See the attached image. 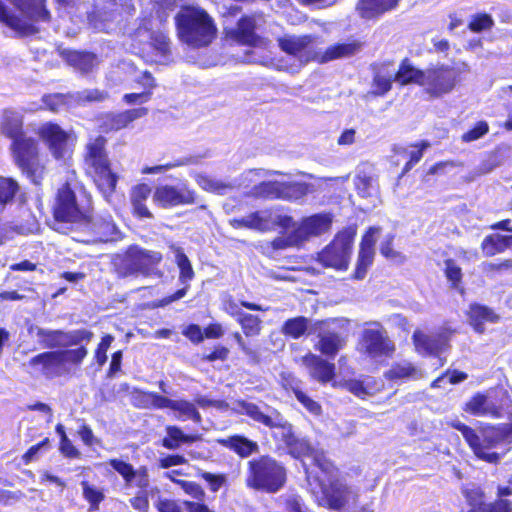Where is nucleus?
<instances>
[{
    "mask_svg": "<svg viewBox=\"0 0 512 512\" xmlns=\"http://www.w3.org/2000/svg\"><path fill=\"white\" fill-rule=\"evenodd\" d=\"M361 45L356 42L342 43L327 48L322 54V62L334 60L342 57H350L360 51Z\"/></svg>",
    "mask_w": 512,
    "mask_h": 512,
    "instance_id": "obj_47",
    "label": "nucleus"
},
{
    "mask_svg": "<svg viewBox=\"0 0 512 512\" xmlns=\"http://www.w3.org/2000/svg\"><path fill=\"white\" fill-rule=\"evenodd\" d=\"M9 2L29 21L48 22L50 20L45 0H9Z\"/></svg>",
    "mask_w": 512,
    "mask_h": 512,
    "instance_id": "obj_27",
    "label": "nucleus"
},
{
    "mask_svg": "<svg viewBox=\"0 0 512 512\" xmlns=\"http://www.w3.org/2000/svg\"><path fill=\"white\" fill-rule=\"evenodd\" d=\"M488 131H489V126L486 122H484V121L478 122L475 125V127H473L471 130H469L468 132H466L462 135V140L464 142H472V141L478 140L481 137H483L486 133H488Z\"/></svg>",
    "mask_w": 512,
    "mask_h": 512,
    "instance_id": "obj_64",
    "label": "nucleus"
},
{
    "mask_svg": "<svg viewBox=\"0 0 512 512\" xmlns=\"http://www.w3.org/2000/svg\"><path fill=\"white\" fill-rule=\"evenodd\" d=\"M494 25V20L489 14L480 13L476 14L472 17L468 28L475 33H479L484 30H488L492 28Z\"/></svg>",
    "mask_w": 512,
    "mask_h": 512,
    "instance_id": "obj_57",
    "label": "nucleus"
},
{
    "mask_svg": "<svg viewBox=\"0 0 512 512\" xmlns=\"http://www.w3.org/2000/svg\"><path fill=\"white\" fill-rule=\"evenodd\" d=\"M445 264V275L448 281L451 282L453 288H458L462 280V269L456 264L453 259H447Z\"/></svg>",
    "mask_w": 512,
    "mask_h": 512,
    "instance_id": "obj_59",
    "label": "nucleus"
},
{
    "mask_svg": "<svg viewBox=\"0 0 512 512\" xmlns=\"http://www.w3.org/2000/svg\"><path fill=\"white\" fill-rule=\"evenodd\" d=\"M161 260L162 254L160 252L133 245L127 249L118 267V273L122 277L138 274L143 276H160L161 273L158 271L157 266Z\"/></svg>",
    "mask_w": 512,
    "mask_h": 512,
    "instance_id": "obj_7",
    "label": "nucleus"
},
{
    "mask_svg": "<svg viewBox=\"0 0 512 512\" xmlns=\"http://www.w3.org/2000/svg\"><path fill=\"white\" fill-rule=\"evenodd\" d=\"M463 410L475 417H489L492 419H500L504 414L503 404L492 400L484 392L473 394L464 404Z\"/></svg>",
    "mask_w": 512,
    "mask_h": 512,
    "instance_id": "obj_23",
    "label": "nucleus"
},
{
    "mask_svg": "<svg viewBox=\"0 0 512 512\" xmlns=\"http://www.w3.org/2000/svg\"><path fill=\"white\" fill-rule=\"evenodd\" d=\"M448 336L446 333L440 335H427L420 330L413 334V342L417 350L423 352H439L446 349Z\"/></svg>",
    "mask_w": 512,
    "mask_h": 512,
    "instance_id": "obj_34",
    "label": "nucleus"
},
{
    "mask_svg": "<svg viewBox=\"0 0 512 512\" xmlns=\"http://www.w3.org/2000/svg\"><path fill=\"white\" fill-rule=\"evenodd\" d=\"M153 201L160 207L168 209L195 204L197 194L187 182H179L176 185L164 184L155 188Z\"/></svg>",
    "mask_w": 512,
    "mask_h": 512,
    "instance_id": "obj_13",
    "label": "nucleus"
},
{
    "mask_svg": "<svg viewBox=\"0 0 512 512\" xmlns=\"http://www.w3.org/2000/svg\"><path fill=\"white\" fill-rule=\"evenodd\" d=\"M308 191L303 183H280L276 181L261 182L254 186L253 195L266 199L298 200Z\"/></svg>",
    "mask_w": 512,
    "mask_h": 512,
    "instance_id": "obj_18",
    "label": "nucleus"
},
{
    "mask_svg": "<svg viewBox=\"0 0 512 512\" xmlns=\"http://www.w3.org/2000/svg\"><path fill=\"white\" fill-rule=\"evenodd\" d=\"M237 404L244 415L250 417L257 423L263 424L270 429L277 428L280 425V423L276 422L271 416L264 414L255 403L239 400Z\"/></svg>",
    "mask_w": 512,
    "mask_h": 512,
    "instance_id": "obj_39",
    "label": "nucleus"
},
{
    "mask_svg": "<svg viewBox=\"0 0 512 512\" xmlns=\"http://www.w3.org/2000/svg\"><path fill=\"white\" fill-rule=\"evenodd\" d=\"M465 498L470 506L468 512H512V474L506 484L497 486L494 501L485 503L484 492L480 489L467 491Z\"/></svg>",
    "mask_w": 512,
    "mask_h": 512,
    "instance_id": "obj_11",
    "label": "nucleus"
},
{
    "mask_svg": "<svg viewBox=\"0 0 512 512\" xmlns=\"http://www.w3.org/2000/svg\"><path fill=\"white\" fill-rule=\"evenodd\" d=\"M86 354H37L30 360V364L38 367V372L48 379L61 376L69 372L66 366L68 361L79 364Z\"/></svg>",
    "mask_w": 512,
    "mask_h": 512,
    "instance_id": "obj_16",
    "label": "nucleus"
},
{
    "mask_svg": "<svg viewBox=\"0 0 512 512\" xmlns=\"http://www.w3.org/2000/svg\"><path fill=\"white\" fill-rule=\"evenodd\" d=\"M60 453L69 459H78L81 457L80 451L73 445L67 435H63L59 443Z\"/></svg>",
    "mask_w": 512,
    "mask_h": 512,
    "instance_id": "obj_63",
    "label": "nucleus"
},
{
    "mask_svg": "<svg viewBox=\"0 0 512 512\" xmlns=\"http://www.w3.org/2000/svg\"><path fill=\"white\" fill-rule=\"evenodd\" d=\"M459 71L448 66H439L425 71L423 87L431 97H441L451 92Z\"/></svg>",
    "mask_w": 512,
    "mask_h": 512,
    "instance_id": "obj_17",
    "label": "nucleus"
},
{
    "mask_svg": "<svg viewBox=\"0 0 512 512\" xmlns=\"http://www.w3.org/2000/svg\"><path fill=\"white\" fill-rule=\"evenodd\" d=\"M281 50L296 58L300 66L314 60L317 56V38L311 35L286 34L278 39Z\"/></svg>",
    "mask_w": 512,
    "mask_h": 512,
    "instance_id": "obj_15",
    "label": "nucleus"
},
{
    "mask_svg": "<svg viewBox=\"0 0 512 512\" xmlns=\"http://www.w3.org/2000/svg\"><path fill=\"white\" fill-rule=\"evenodd\" d=\"M385 379L393 382L418 380L423 377L422 371L414 363L399 361L391 365L390 369L384 372Z\"/></svg>",
    "mask_w": 512,
    "mask_h": 512,
    "instance_id": "obj_30",
    "label": "nucleus"
},
{
    "mask_svg": "<svg viewBox=\"0 0 512 512\" xmlns=\"http://www.w3.org/2000/svg\"><path fill=\"white\" fill-rule=\"evenodd\" d=\"M448 425L461 433L476 459L488 464H499L509 451L504 447L512 443V420L507 423L479 422L477 429L459 420H452Z\"/></svg>",
    "mask_w": 512,
    "mask_h": 512,
    "instance_id": "obj_1",
    "label": "nucleus"
},
{
    "mask_svg": "<svg viewBox=\"0 0 512 512\" xmlns=\"http://www.w3.org/2000/svg\"><path fill=\"white\" fill-rule=\"evenodd\" d=\"M264 22L261 13H252L242 16L236 27L226 30V36L240 44L255 46L260 41L256 30Z\"/></svg>",
    "mask_w": 512,
    "mask_h": 512,
    "instance_id": "obj_20",
    "label": "nucleus"
},
{
    "mask_svg": "<svg viewBox=\"0 0 512 512\" xmlns=\"http://www.w3.org/2000/svg\"><path fill=\"white\" fill-rule=\"evenodd\" d=\"M511 246L509 236L492 234L486 236L482 242V250L486 256H494L504 252Z\"/></svg>",
    "mask_w": 512,
    "mask_h": 512,
    "instance_id": "obj_45",
    "label": "nucleus"
},
{
    "mask_svg": "<svg viewBox=\"0 0 512 512\" xmlns=\"http://www.w3.org/2000/svg\"><path fill=\"white\" fill-rule=\"evenodd\" d=\"M320 230V215L315 214L305 218L294 230V233L302 243L312 235H317Z\"/></svg>",
    "mask_w": 512,
    "mask_h": 512,
    "instance_id": "obj_49",
    "label": "nucleus"
},
{
    "mask_svg": "<svg viewBox=\"0 0 512 512\" xmlns=\"http://www.w3.org/2000/svg\"><path fill=\"white\" fill-rule=\"evenodd\" d=\"M174 474H182V470L174 469L164 474V477L179 486L187 495L196 501L185 500L183 505L187 512H215L204 503L206 493L203 487L194 481L174 478Z\"/></svg>",
    "mask_w": 512,
    "mask_h": 512,
    "instance_id": "obj_19",
    "label": "nucleus"
},
{
    "mask_svg": "<svg viewBox=\"0 0 512 512\" xmlns=\"http://www.w3.org/2000/svg\"><path fill=\"white\" fill-rule=\"evenodd\" d=\"M356 234V226H349L339 231L334 240L322 250V266L346 270Z\"/></svg>",
    "mask_w": 512,
    "mask_h": 512,
    "instance_id": "obj_9",
    "label": "nucleus"
},
{
    "mask_svg": "<svg viewBox=\"0 0 512 512\" xmlns=\"http://www.w3.org/2000/svg\"><path fill=\"white\" fill-rule=\"evenodd\" d=\"M287 469L270 455H259L247 462L245 485L247 488L274 494L284 488Z\"/></svg>",
    "mask_w": 512,
    "mask_h": 512,
    "instance_id": "obj_3",
    "label": "nucleus"
},
{
    "mask_svg": "<svg viewBox=\"0 0 512 512\" xmlns=\"http://www.w3.org/2000/svg\"><path fill=\"white\" fill-rule=\"evenodd\" d=\"M197 475L208 483L209 489L212 492H217L226 483L225 474H214L211 472L200 471Z\"/></svg>",
    "mask_w": 512,
    "mask_h": 512,
    "instance_id": "obj_61",
    "label": "nucleus"
},
{
    "mask_svg": "<svg viewBox=\"0 0 512 512\" xmlns=\"http://www.w3.org/2000/svg\"><path fill=\"white\" fill-rule=\"evenodd\" d=\"M349 176L322 177V198L328 204H338L345 194V183Z\"/></svg>",
    "mask_w": 512,
    "mask_h": 512,
    "instance_id": "obj_33",
    "label": "nucleus"
},
{
    "mask_svg": "<svg viewBox=\"0 0 512 512\" xmlns=\"http://www.w3.org/2000/svg\"><path fill=\"white\" fill-rule=\"evenodd\" d=\"M38 134L55 159H65L73 146V135L58 124L47 122L38 130Z\"/></svg>",
    "mask_w": 512,
    "mask_h": 512,
    "instance_id": "obj_14",
    "label": "nucleus"
},
{
    "mask_svg": "<svg viewBox=\"0 0 512 512\" xmlns=\"http://www.w3.org/2000/svg\"><path fill=\"white\" fill-rule=\"evenodd\" d=\"M233 228H248L260 232L271 231L276 227L289 228L293 226V219L288 215H282L276 209H265L253 212L242 218H234L229 221Z\"/></svg>",
    "mask_w": 512,
    "mask_h": 512,
    "instance_id": "obj_12",
    "label": "nucleus"
},
{
    "mask_svg": "<svg viewBox=\"0 0 512 512\" xmlns=\"http://www.w3.org/2000/svg\"><path fill=\"white\" fill-rule=\"evenodd\" d=\"M281 331L284 335L297 339L312 332V322L303 316L291 318L284 322Z\"/></svg>",
    "mask_w": 512,
    "mask_h": 512,
    "instance_id": "obj_40",
    "label": "nucleus"
},
{
    "mask_svg": "<svg viewBox=\"0 0 512 512\" xmlns=\"http://www.w3.org/2000/svg\"><path fill=\"white\" fill-rule=\"evenodd\" d=\"M216 443L234 452L240 458H247L259 451V445L244 435L234 434L226 438H218Z\"/></svg>",
    "mask_w": 512,
    "mask_h": 512,
    "instance_id": "obj_26",
    "label": "nucleus"
},
{
    "mask_svg": "<svg viewBox=\"0 0 512 512\" xmlns=\"http://www.w3.org/2000/svg\"><path fill=\"white\" fill-rule=\"evenodd\" d=\"M19 192L20 185L15 179L0 176V213L16 198Z\"/></svg>",
    "mask_w": 512,
    "mask_h": 512,
    "instance_id": "obj_43",
    "label": "nucleus"
},
{
    "mask_svg": "<svg viewBox=\"0 0 512 512\" xmlns=\"http://www.w3.org/2000/svg\"><path fill=\"white\" fill-rule=\"evenodd\" d=\"M108 97L107 92L100 91L98 89H86L83 91L72 93V99H74V105H85L91 102H101Z\"/></svg>",
    "mask_w": 512,
    "mask_h": 512,
    "instance_id": "obj_53",
    "label": "nucleus"
},
{
    "mask_svg": "<svg viewBox=\"0 0 512 512\" xmlns=\"http://www.w3.org/2000/svg\"><path fill=\"white\" fill-rule=\"evenodd\" d=\"M192 163V160L191 158H182V159H178V160H175L173 162H169V163H166V164H163V165H156V166H152V167H145L143 168L142 170V173L143 174H158V173H163L165 171H168L170 169H173V168H176V167H180V166H185V165H188Z\"/></svg>",
    "mask_w": 512,
    "mask_h": 512,
    "instance_id": "obj_60",
    "label": "nucleus"
},
{
    "mask_svg": "<svg viewBox=\"0 0 512 512\" xmlns=\"http://www.w3.org/2000/svg\"><path fill=\"white\" fill-rule=\"evenodd\" d=\"M66 62L82 73L91 72L99 63L98 57L90 52L65 51Z\"/></svg>",
    "mask_w": 512,
    "mask_h": 512,
    "instance_id": "obj_37",
    "label": "nucleus"
},
{
    "mask_svg": "<svg viewBox=\"0 0 512 512\" xmlns=\"http://www.w3.org/2000/svg\"><path fill=\"white\" fill-rule=\"evenodd\" d=\"M350 487L343 481L339 469L329 460L322 459V496L331 510H341L349 502Z\"/></svg>",
    "mask_w": 512,
    "mask_h": 512,
    "instance_id": "obj_6",
    "label": "nucleus"
},
{
    "mask_svg": "<svg viewBox=\"0 0 512 512\" xmlns=\"http://www.w3.org/2000/svg\"><path fill=\"white\" fill-rule=\"evenodd\" d=\"M11 152L15 164L34 183L39 184L45 174V166L39 158L37 141L23 136L11 143Z\"/></svg>",
    "mask_w": 512,
    "mask_h": 512,
    "instance_id": "obj_5",
    "label": "nucleus"
},
{
    "mask_svg": "<svg viewBox=\"0 0 512 512\" xmlns=\"http://www.w3.org/2000/svg\"><path fill=\"white\" fill-rule=\"evenodd\" d=\"M283 430L281 440L285 444L288 453L295 459H303L314 454V449L306 439L298 438L292 431L290 424L284 423L277 427Z\"/></svg>",
    "mask_w": 512,
    "mask_h": 512,
    "instance_id": "obj_25",
    "label": "nucleus"
},
{
    "mask_svg": "<svg viewBox=\"0 0 512 512\" xmlns=\"http://www.w3.org/2000/svg\"><path fill=\"white\" fill-rule=\"evenodd\" d=\"M0 23L5 24L21 36L33 35L38 32V29L32 23L10 13L2 0H0Z\"/></svg>",
    "mask_w": 512,
    "mask_h": 512,
    "instance_id": "obj_31",
    "label": "nucleus"
},
{
    "mask_svg": "<svg viewBox=\"0 0 512 512\" xmlns=\"http://www.w3.org/2000/svg\"><path fill=\"white\" fill-rule=\"evenodd\" d=\"M238 322L247 337H253L260 333L261 320L259 317L248 313H241L239 314Z\"/></svg>",
    "mask_w": 512,
    "mask_h": 512,
    "instance_id": "obj_54",
    "label": "nucleus"
},
{
    "mask_svg": "<svg viewBox=\"0 0 512 512\" xmlns=\"http://www.w3.org/2000/svg\"><path fill=\"white\" fill-rule=\"evenodd\" d=\"M165 431L166 436L162 439L161 445L168 450L178 449L183 444H192L200 439L197 434H185L176 425H167Z\"/></svg>",
    "mask_w": 512,
    "mask_h": 512,
    "instance_id": "obj_35",
    "label": "nucleus"
},
{
    "mask_svg": "<svg viewBox=\"0 0 512 512\" xmlns=\"http://www.w3.org/2000/svg\"><path fill=\"white\" fill-rule=\"evenodd\" d=\"M196 181L204 190L223 194L230 185L217 179H213L206 175H198Z\"/></svg>",
    "mask_w": 512,
    "mask_h": 512,
    "instance_id": "obj_55",
    "label": "nucleus"
},
{
    "mask_svg": "<svg viewBox=\"0 0 512 512\" xmlns=\"http://www.w3.org/2000/svg\"><path fill=\"white\" fill-rule=\"evenodd\" d=\"M1 135L15 141L23 136V114L14 109H5L0 119Z\"/></svg>",
    "mask_w": 512,
    "mask_h": 512,
    "instance_id": "obj_28",
    "label": "nucleus"
},
{
    "mask_svg": "<svg viewBox=\"0 0 512 512\" xmlns=\"http://www.w3.org/2000/svg\"><path fill=\"white\" fill-rule=\"evenodd\" d=\"M424 77L425 71L415 68L407 59H405L401 63L397 73L394 75V80L399 82L401 85L416 83L423 86Z\"/></svg>",
    "mask_w": 512,
    "mask_h": 512,
    "instance_id": "obj_41",
    "label": "nucleus"
},
{
    "mask_svg": "<svg viewBox=\"0 0 512 512\" xmlns=\"http://www.w3.org/2000/svg\"><path fill=\"white\" fill-rule=\"evenodd\" d=\"M170 410L175 412V417L178 420L186 421L192 420L194 423H201L202 417L199 411L197 410L194 403L180 399L173 400Z\"/></svg>",
    "mask_w": 512,
    "mask_h": 512,
    "instance_id": "obj_42",
    "label": "nucleus"
},
{
    "mask_svg": "<svg viewBox=\"0 0 512 512\" xmlns=\"http://www.w3.org/2000/svg\"><path fill=\"white\" fill-rule=\"evenodd\" d=\"M107 463L122 477L127 486L132 485L134 479L137 477V472L131 463L119 458H111Z\"/></svg>",
    "mask_w": 512,
    "mask_h": 512,
    "instance_id": "obj_50",
    "label": "nucleus"
},
{
    "mask_svg": "<svg viewBox=\"0 0 512 512\" xmlns=\"http://www.w3.org/2000/svg\"><path fill=\"white\" fill-rule=\"evenodd\" d=\"M361 334V345L365 352H393V341L379 322H367Z\"/></svg>",
    "mask_w": 512,
    "mask_h": 512,
    "instance_id": "obj_21",
    "label": "nucleus"
},
{
    "mask_svg": "<svg viewBox=\"0 0 512 512\" xmlns=\"http://www.w3.org/2000/svg\"><path fill=\"white\" fill-rule=\"evenodd\" d=\"M375 250L360 248L358 254L357 265L354 273V278L362 280L365 278L368 268L372 265L374 260Z\"/></svg>",
    "mask_w": 512,
    "mask_h": 512,
    "instance_id": "obj_52",
    "label": "nucleus"
},
{
    "mask_svg": "<svg viewBox=\"0 0 512 512\" xmlns=\"http://www.w3.org/2000/svg\"><path fill=\"white\" fill-rule=\"evenodd\" d=\"M133 10L131 0H97L94 10L88 14L89 24L97 31L108 32L124 14L130 15Z\"/></svg>",
    "mask_w": 512,
    "mask_h": 512,
    "instance_id": "obj_8",
    "label": "nucleus"
},
{
    "mask_svg": "<svg viewBox=\"0 0 512 512\" xmlns=\"http://www.w3.org/2000/svg\"><path fill=\"white\" fill-rule=\"evenodd\" d=\"M343 348V339L335 333H322V352H336Z\"/></svg>",
    "mask_w": 512,
    "mask_h": 512,
    "instance_id": "obj_62",
    "label": "nucleus"
},
{
    "mask_svg": "<svg viewBox=\"0 0 512 512\" xmlns=\"http://www.w3.org/2000/svg\"><path fill=\"white\" fill-rule=\"evenodd\" d=\"M399 0H358L356 11L361 18L372 19L397 7Z\"/></svg>",
    "mask_w": 512,
    "mask_h": 512,
    "instance_id": "obj_29",
    "label": "nucleus"
},
{
    "mask_svg": "<svg viewBox=\"0 0 512 512\" xmlns=\"http://www.w3.org/2000/svg\"><path fill=\"white\" fill-rule=\"evenodd\" d=\"M172 249L175 254V261L180 270L179 281L185 286L189 285L188 282L191 281L194 277V271L190 260L180 247L173 246Z\"/></svg>",
    "mask_w": 512,
    "mask_h": 512,
    "instance_id": "obj_48",
    "label": "nucleus"
},
{
    "mask_svg": "<svg viewBox=\"0 0 512 512\" xmlns=\"http://www.w3.org/2000/svg\"><path fill=\"white\" fill-rule=\"evenodd\" d=\"M48 341L53 345L65 346L89 342L93 336L87 330H75L72 332L51 331L48 333Z\"/></svg>",
    "mask_w": 512,
    "mask_h": 512,
    "instance_id": "obj_36",
    "label": "nucleus"
},
{
    "mask_svg": "<svg viewBox=\"0 0 512 512\" xmlns=\"http://www.w3.org/2000/svg\"><path fill=\"white\" fill-rule=\"evenodd\" d=\"M73 176L74 174L72 173L58 190L53 213L57 222L80 225L85 220L86 214L80 210L76 201L75 189L77 188V181L73 179Z\"/></svg>",
    "mask_w": 512,
    "mask_h": 512,
    "instance_id": "obj_10",
    "label": "nucleus"
},
{
    "mask_svg": "<svg viewBox=\"0 0 512 512\" xmlns=\"http://www.w3.org/2000/svg\"><path fill=\"white\" fill-rule=\"evenodd\" d=\"M339 386L361 399L376 395L384 390V382L380 378L370 375H364L360 379L344 380L339 383Z\"/></svg>",
    "mask_w": 512,
    "mask_h": 512,
    "instance_id": "obj_24",
    "label": "nucleus"
},
{
    "mask_svg": "<svg viewBox=\"0 0 512 512\" xmlns=\"http://www.w3.org/2000/svg\"><path fill=\"white\" fill-rule=\"evenodd\" d=\"M148 114V109L141 107V108H134L125 110L120 113H111L106 116L105 120V129L106 130H120L122 128H125L128 124L133 122L134 120H137L139 118H142Z\"/></svg>",
    "mask_w": 512,
    "mask_h": 512,
    "instance_id": "obj_32",
    "label": "nucleus"
},
{
    "mask_svg": "<svg viewBox=\"0 0 512 512\" xmlns=\"http://www.w3.org/2000/svg\"><path fill=\"white\" fill-rule=\"evenodd\" d=\"M374 179L366 174L359 173L355 177V187L362 197L372 196L376 191Z\"/></svg>",
    "mask_w": 512,
    "mask_h": 512,
    "instance_id": "obj_56",
    "label": "nucleus"
},
{
    "mask_svg": "<svg viewBox=\"0 0 512 512\" xmlns=\"http://www.w3.org/2000/svg\"><path fill=\"white\" fill-rule=\"evenodd\" d=\"M283 387L285 389H291L297 400L312 413H317L320 406L317 402L309 398L303 391L300 390L297 381L290 375L283 376Z\"/></svg>",
    "mask_w": 512,
    "mask_h": 512,
    "instance_id": "obj_46",
    "label": "nucleus"
},
{
    "mask_svg": "<svg viewBox=\"0 0 512 512\" xmlns=\"http://www.w3.org/2000/svg\"><path fill=\"white\" fill-rule=\"evenodd\" d=\"M179 39L192 47L208 46L216 36L213 18L201 7L183 6L175 16Z\"/></svg>",
    "mask_w": 512,
    "mask_h": 512,
    "instance_id": "obj_2",
    "label": "nucleus"
},
{
    "mask_svg": "<svg viewBox=\"0 0 512 512\" xmlns=\"http://www.w3.org/2000/svg\"><path fill=\"white\" fill-rule=\"evenodd\" d=\"M469 323L478 333L484 332V324L486 322L494 323L498 320V316L488 307L473 304L469 309Z\"/></svg>",
    "mask_w": 512,
    "mask_h": 512,
    "instance_id": "obj_38",
    "label": "nucleus"
},
{
    "mask_svg": "<svg viewBox=\"0 0 512 512\" xmlns=\"http://www.w3.org/2000/svg\"><path fill=\"white\" fill-rule=\"evenodd\" d=\"M80 226L91 232L95 241L109 242L120 238V231L109 214L86 215Z\"/></svg>",
    "mask_w": 512,
    "mask_h": 512,
    "instance_id": "obj_22",
    "label": "nucleus"
},
{
    "mask_svg": "<svg viewBox=\"0 0 512 512\" xmlns=\"http://www.w3.org/2000/svg\"><path fill=\"white\" fill-rule=\"evenodd\" d=\"M106 139L98 136L87 144L85 164L87 172L106 200L112 196L117 184V175L110 169L106 150Z\"/></svg>",
    "mask_w": 512,
    "mask_h": 512,
    "instance_id": "obj_4",
    "label": "nucleus"
},
{
    "mask_svg": "<svg viewBox=\"0 0 512 512\" xmlns=\"http://www.w3.org/2000/svg\"><path fill=\"white\" fill-rule=\"evenodd\" d=\"M81 487L83 498L89 504V512L98 511L100 504L105 500L103 489L96 487L87 480L81 481Z\"/></svg>",
    "mask_w": 512,
    "mask_h": 512,
    "instance_id": "obj_44",
    "label": "nucleus"
},
{
    "mask_svg": "<svg viewBox=\"0 0 512 512\" xmlns=\"http://www.w3.org/2000/svg\"><path fill=\"white\" fill-rule=\"evenodd\" d=\"M393 79L392 73L378 72L374 77L375 90L373 93L380 96L386 94L391 89Z\"/></svg>",
    "mask_w": 512,
    "mask_h": 512,
    "instance_id": "obj_58",
    "label": "nucleus"
},
{
    "mask_svg": "<svg viewBox=\"0 0 512 512\" xmlns=\"http://www.w3.org/2000/svg\"><path fill=\"white\" fill-rule=\"evenodd\" d=\"M43 104L51 111L53 112H59L61 108H73L74 105V99H72V93L68 94H50L45 95L42 98Z\"/></svg>",
    "mask_w": 512,
    "mask_h": 512,
    "instance_id": "obj_51",
    "label": "nucleus"
}]
</instances>
